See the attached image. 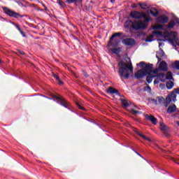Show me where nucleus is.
Masks as SVG:
<instances>
[{
  "label": "nucleus",
  "mask_w": 179,
  "mask_h": 179,
  "mask_svg": "<svg viewBox=\"0 0 179 179\" xmlns=\"http://www.w3.org/2000/svg\"><path fill=\"white\" fill-rule=\"evenodd\" d=\"M118 75L120 78H124V79H129V71L130 73H134V66H132V63L128 64L125 62L121 60L118 63Z\"/></svg>",
  "instance_id": "obj_1"
},
{
  "label": "nucleus",
  "mask_w": 179,
  "mask_h": 179,
  "mask_svg": "<svg viewBox=\"0 0 179 179\" xmlns=\"http://www.w3.org/2000/svg\"><path fill=\"white\" fill-rule=\"evenodd\" d=\"M138 66L142 68L135 73V78L136 79H143V76L152 74V69H153V64H146L145 62H141L137 64Z\"/></svg>",
  "instance_id": "obj_2"
},
{
  "label": "nucleus",
  "mask_w": 179,
  "mask_h": 179,
  "mask_svg": "<svg viewBox=\"0 0 179 179\" xmlns=\"http://www.w3.org/2000/svg\"><path fill=\"white\" fill-rule=\"evenodd\" d=\"M148 23L149 22H145V21L142 20L133 22L129 20L124 22V27L126 29H132V30L138 31V30H145L148 29Z\"/></svg>",
  "instance_id": "obj_3"
},
{
  "label": "nucleus",
  "mask_w": 179,
  "mask_h": 179,
  "mask_svg": "<svg viewBox=\"0 0 179 179\" xmlns=\"http://www.w3.org/2000/svg\"><path fill=\"white\" fill-rule=\"evenodd\" d=\"M129 16L132 19H135L136 20H139L141 19H144L145 23H149L150 21H152V18L146 14L145 12H139L136 10H132Z\"/></svg>",
  "instance_id": "obj_4"
},
{
  "label": "nucleus",
  "mask_w": 179,
  "mask_h": 179,
  "mask_svg": "<svg viewBox=\"0 0 179 179\" xmlns=\"http://www.w3.org/2000/svg\"><path fill=\"white\" fill-rule=\"evenodd\" d=\"M178 36V34L176 31H171L167 34L166 37H168V41L173 47H176V45L179 46V39Z\"/></svg>",
  "instance_id": "obj_5"
},
{
  "label": "nucleus",
  "mask_w": 179,
  "mask_h": 179,
  "mask_svg": "<svg viewBox=\"0 0 179 179\" xmlns=\"http://www.w3.org/2000/svg\"><path fill=\"white\" fill-rule=\"evenodd\" d=\"M115 37H125V35L122 32H116L113 34L109 39L108 44L112 47H117L120 44V40L115 39ZM114 41V42H113Z\"/></svg>",
  "instance_id": "obj_6"
},
{
  "label": "nucleus",
  "mask_w": 179,
  "mask_h": 179,
  "mask_svg": "<svg viewBox=\"0 0 179 179\" xmlns=\"http://www.w3.org/2000/svg\"><path fill=\"white\" fill-rule=\"evenodd\" d=\"M50 96L53 99L58 100L59 101H57V103L58 104H60V106H62L63 107H64L65 108H68L69 110V108H71V105L69 104V102H68L65 98H62L61 96L55 95V94H50Z\"/></svg>",
  "instance_id": "obj_7"
},
{
  "label": "nucleus",
  "mask_w": 179,
  "mask_h": 179,
  "mask_svg": "<svg viewBox=\"0 0 179 179\" xmlns=\"http://www.w3.org/2000/svg\"><path fill=\"white\" fill-rule=\"evenodd\" d=\"M1 8L3 10L4 13H6V15H8V16H10V17H15V19H19V17H24V15H22L20 13H17L7 7L3 6L1 7Z\"/></svg>",
  "instance_id": "obj_8"
},
{
  "label": "nucleus",
  "mask_w": 179,
  "mask_h": 179,
  "mask_svg": "<svg viewBox=\"0 0 179 179\" xmlns=\"http://www.w3.org/2000/svg\"><path fill=\"white\" fill-rule=\"evenodd\" d=\"M122 44H124V45L132 46V45H135V43H136V41H135V39L132 38H127L125 39H123L122 41Z\"/></svg>",
  "instance_id": "obj_9"
},
{
  "label": "nucleus",
  "mask_w": 179,
  "mask_h": 179,
  "mask_svg": "<svg viewBox=\"0 0 179 179\" xmlns=\"http://www.w3.org/2000/svg\"><path fill=\"white\" fill-rule=\"evenodd\" d=\"M157 23L166 24L167 22H169V16L165 15H159L158 17H157Z\"/></svg>",
  "instance_id": "obj_10"
},
{
  "label": "nucleus",
  "mask_w": 179,
  "mask_h": 179,
  "mask_svg": "<svg viewBox=\"0 0 179 179\" xmlns=\"http://www.w3.org/2000/svg\"><path fill=\"white\" fill-rule=\"evenodd\" d=\"M179 94V88L173 90L171 94H169L168 96H170L171 98H172L173 102L176 103L177 101V94Z\"/></svg>",
  "instance_id": "obj_11"
},
{
  "label": "nucleus",
  "mask_w": 179,
  "mask_h": 179,
  "mask_svg": "<svg viewBox=\"0 0 179 179\" xmlns=\"http://www.w3.org/2000/svg\"><path fill=\"white\" fill-rule=\"evenodd\" d=\"M146 15L150 17V15H152L154 17H157V16L159 15V11L156 8H152L150 10H147Z\"/></svg>",
  "instance_id": "obj_12"
},
{
  "label": "nucleus",
  "mask_w": 179,
  "mask_h": 179,
  "mask_svg": "<svg viewBox=\"0 0 179 179\" xmlns=\"http://www.w3.org/2000/svg\"><path fill=\"white\" fill-rule=\"evenodd\" d=\"M106 92L108 94H116V96H120V92H118V90L113 87H109L107 90H106Z\"/></svg>",
  "instance_id": "obj_13"
},
{
  "label": "nucleus",
  "mask_w": 179,
  "mask_h": 179,
  "mask_svg": "<svg viewBox=\"0 0 179 179\" xmlns=\"http://www.w3.org/2000/svg\"><path fill=\"white\" fill-rule=\"evenodd\" d=\"M145 120H147L148 121H150L153 125H156V124H157V119L156 117H155V116L150 115H145Z\"/></svg>",
  "instance_id": "obj_14"
},
{
  "label": "nucleus",
  "mask_w": 179,
  "mask_h": 179,
  "mask_svg": "<svg viewBox=\"0 0 179 179\" xmlns=\"http://www.w3.org/2000/svg\"><path fill=\"white\" fill-rule=\"evenodd\" d=\"M176 111H177V106L176 104L170 105L166 110V114H173Z\"/></svg>",
  "instance_id": "obj_15"
},
{
  "label": "nucleus",
  "mask_w": 179,
  "mask_h": 179,
  "mask_svg": "<svg viewBox=\"0 0 179 179\" xmlns=\"http://www.w3.org/2000/svg\"><path fill=\"white\" fill-rule=\"evenodd\" d=\"M164 55H166V53L164 52V51L162 48H159V50L157 52V54H156V57L157 58L158 62H160V61H162V57H164Z\"/></svg>",
  "instance_id": "obj_16"
},
{
  "label": "nucleus",
  "mask_w": 179,
  "mask_h": 179,
  "mask_svg": "<svg viewBox=\"0 0 179 179\" xmlns=\"http://www.w3.org/2000/svg\"><path fill=\"white\" fill-rule=\"evenodd\" d=\"M159 69L163 72H167V63L164 61L161 62L159 64Z\"/></svg>",
  "instance_id": "obj_17"
},
{
  "label": "nucleus",
  "mask_w": 179,
  "mask_h": 179,
  "mask_svg": "<svg viewBox=\"0 0 179 179\" xmlns=\"http://www.w3.org/2000/svg\"><path fill=\"white\" fill-rule=\"evenodd\" d=\"M173 101V98L171 97L169 95H167V96L165 99L164 103V107H169V104Z\"/></svg>",
  "instance_id": "obj_18"
},
{
  "label": "nucleus",
  "mask_w": 179,
  "mask_h": 179,
  "mask_svg": "<svg viewBox=\"0 0 179 179\" xmlns=\"http://www.w3.org/2000/svg\"><path fill=\"white\" fill-rule=\"evenodd\" d=\"M146 78V82L147 83H152L153 82V78H156V76L152 75V74H148Z\"/></svg>",
  "instance_id": "obj_19"
},
{
  "label": "nucleus",
  "mask_w": 179,
  "mask_h": 179,
  "mask_svg": "<svg viewBox=\"0 0 179 179\" xmlns=\"http://www.w3.org/2000/svg\"><path fill=\"white\" fill-rule=\"evenodd\" d=\"M120 101H121L122 106H124V107H129V106L131 104V101H129L127 99H120Z\"/></svg>",
  "instance_id": "obj_20"
},
{
  "label": "nucleus",
  "mask_w": 179,
  "mask_h": 179,
  "mask_svg": "<svg viewBox=\"0 0 179 179\" xmlns=\"http://www.w3.org/2000/svg\"><path fill=\"white\" fill-rule=\"evenodd\" d=\"M159 125H160V129L161 131H162V132H167V126L166 125V124H164V122H159Z\"/></svg>",
  "instance_id": "obj_21"
},
{
  "label": "nucleus",
  "mask_w": 179,
  "mask_h": 179,
  "mask_svg": "<svg viewBox=\"0 0 179 179\" xmlns=\"http://www.w3.org/2000/svg\"><path fill=\"white\" fill-rule=\"evenodd\" d=\"M136 134L138 135V136H141V138H143V139H145V141H148V142H151V139L146 137L145 135L142 134V133L139 132L138 131H136Z\"/></svg>",
  "instance_id": "obj_22"
},
{
  "label": "nucleus",
  "mask_w": 179,
  "mask_h": 179,
  "mask_svg": "<svg viewBox=\"0 0 179 179\" xmlns=\"http://www.w3.org/2000/svg\"><path fill=\"white\" fill-rule=\"evenodd\" d=\"M171 66L173 69H177L179 71V60L175 61V62L171 64Z\"/></svg>",
  "instance_id": "obj_23"
},
{
  "label": "nucleus",
  "mask_w": 179,
  "mask_h": 179,
  "mask_svg": "<svg viewBox=\"0 0 179 179\" xmlns=\"http://www.w3.org/2000/svg\"><path fill=\"white\" fill-rule=\"evenodd\" d=\"M66 2H68L69 4L71 3H82L83 2V0H66Z\"/></svg>",
  "instance_id": "obj_24"
},
{
  "label": "nucleus",
  "mask_w": 179,
  "mask_h": 179,
  "mask_svg": "<svg viewBox=\"0 0 179 179\" xmlns=\"http://www.w3.org/2000/svg\"><path fill=\"white\" fill-rule=\"evenodd\" d=\"M166 89L171 90V89H173V87H174V83H173V81H169L166 83Z\"/></svg>",
  "instance_id": "obj_25"
},
{
  "label": "nucleus",
  "mask_w": 179,
  "mask_h": 179,
  "mask_svg": "<svg viewBox=\"0 0 179 179\" xmlns=\"http://www.w3.org/2000/svg\"><path fill=\"white\" fill-rule=\"evenodd\" d=\"M155 37V35L150 34L147 36V38L145 39L146 43H152L153 41V38Z\"/></svg>",
  "instance_id": "obj_26"
},
{
  "label": "nucleus",
  "mask_w": 179,
  "mask_h": 179,
  "mask_svg": "<svg viewBox=\"0 0 179 179\" xmlns=\"http://www.w3.org/2000/svg\"><path fill=\"white\" fill-rule=\"evenodd\" d=\"M176 26V21L171 20L168 23L167 27L168 29H173Z\"/></svg>",
  "instance_id": "obj_27"
},
{
  "label": "nucleus",
  "mask_w": 179,
  "mask_h": 179,
  "mask_svg": "<svg viewBox=\"0 0 179 179\" xmlns=\"http://www.w3.org/2000/svg\"><path fill=\"white\" fill-rule=\"evenodd\" d=\"M112 52H113V54H115L116 55H118V54H120V52H121V48H115L112 49Z\"/></svg>",
  "instance_id": "obj_28"
},
{
  "label": "nucleus",
  "mask_w": 179,
  "mask_h": 179,
  "mask_svg": "<svg viewBox=\"0 0 179 179\" xmlns=\"http://www.w3.org/2000/svg\"><path fill=\"white\" fill-rule=\"evenodd\" d=\"M130 113L131 114H133V115H138V114H142V112L141 111H139V110H136L134 108H131V110H130Z\"/></svg>",
  "instance_id": "obj_29"
},
{
  "label": "nucleus",
  "mask_w": 179,
  "mask_h": 179,
  "mask_svg": "<svg viewBox=\"0 0 179 179\" xmlns=\"http://www.w3.org/2000/svg\"><path fill=\"white\" fill-rule=\"evenodd\" d=\"M57 3H58L61 8H65V6H66V4H65V2L62 1V0H57Z\"/></svg>",
  "instance_id": "obj_30"
},
{
  "label": "nucleus",
  "mask_w": 179,
  "mask_h": 179,
  "mask_svg": "<svg viewBox=\"0 0 179 179\" xmlns=\"http://www.w3.org/2000/svg\"><path fill=\"white\" fill-rule=\"evenodd\" d=\"M152 35L155 36H163V32L157 30H155L152 31Z\"/></svg>",
  "instance_id": "obj_31"
},
{
  "label": "nucleus",
  "mask_w": 179,
  "mask_h": 179,
  "mask_svg": "<svg viewBox=\"0 0 179 179\" xmlns=\"http://www.w3.org/2000/svg\"><path fill=\"white\" fill-rule=\"evenodd\" d=\"M166 79H168V80H171V79H173V73H171V71H168L166 73Z\"/></svg>",
  "instance_id": "obj_32"
},
{
  "label": "nucleus",
  "mask_w": 179,
  "mask_h": 179,
  "mask_svg": "<svg viewBox=\"0 0 179 179\" xmlns=\"http://www.w3.org/2000/svg\"><path fill=\"white\" fill-rule=\"evenodd\" d=\"M152 29L154 30H163V25L158 24V25L154 26Z\"/></svg>",
  "instance_id": "obj_33"
},
{
  "label": "nucleus",
  "mask_w": 179,
  "mask_h": 179,
  "mask_svg": "<svg viewBox=\"0 0 179 179\" xmlns=\"http://www.w3.org/2000/svg\"><path fill=\"white\" fill-rule=\"evenodd\" d=\"M144 92H148V93H150L152 92V88H150V86L148 85L144 87Z\"/></svg>",
  "instance_id": "obj_34"
},
{
  "label": "nucleus",
  "mask_w": 179,
  "mask_h": 179,
  "mask_svg": "<svg viewBox=\"0 0 179 179\" xmlns=\"http://www.w3.org/2000/svg\"><path fill=\"white\" fill-rule=\"evenodd\" d=\"M157 100L159 103H164V101H166V99L163 96H158Z\"/></svg>",
  "instance_id": "obj_35"
},
{
  "label": "nucleus",
  "mask_w": 179,
  "mask_h": 179,
  "mask_svg": "<svg viewBox=\"0 0 179 179\" xmlns=\"http://www.w3.org/2000/svg\"><path fill=\"white\" fill-rule=\"evenodd\" d=\"M138 5L141 8V9H146V6H148V4H146L145 3H139Z\"/></svg>",
  "instance_id": "obj_36"
},
{
  "label": "nucleus",
  "mask_w": 179,
  "mask_h": 179,
  "mask_svg": "<svg viewBox=\"0 0 179 179\" xmlns=\"http://www.w3.org/2000/svg\"><path fill=\"white\" fill-rule=\"evenodd\" d=\"M52 76H53L56 80H59V76H58V74H55V73L52 72Z\"/></svg>",
  "instance_id": "obj_37"
},
{
  "label": "nucleus",
  "mask_w": 179,
  "mask_h": 179,
  "mask_svg": "<svg viewBox=\"0 0 179 179\" xmlns=\"http://www.w3.org/2000/svg\"><path fill=\"white\" fill-rule=\"evenodd\" d=\"M159 73V70L157 69L155 70L152 69L151 75H157Z\"/></svg>",
  "instance_id": "obj_38"
},
{
  "label": "nucleus",
  "mask_w": 179,
  "mask_h": 179,
  "mask_svg": "<svg viewBox=\"0 0 179 179\" xmlns=\"http://www.w3.org/2000/svg\"><path fill=\"white\" fill-rule=\"evenodd\" d=\"M76 106L80 110H83V111L86 110L83 106H80V103H76Z\"/></svg>",
  "instance_id": "obj_39"
},
{
  "label": "nucleus",
  "mask_w": 179,
  "mask_h": 179,
  "mask_svg": "<svg viewBox=\"0 0 179 179\" xmlns=\"http://www.w3.org/2000/svg\"><path fill=\"white\" fill-rule=\"evenodd\" d=\"M20 34H22V37H27L24 31H23L22 29L20 31Z\"/></svg>",
  "instance_id": "obj_40"
},
{
  "label": "nucleus",
  "mask_w": 179,
  "mask_h": 179,
  "mask_svg": "<svg viewBox=\"0 0 179 179\" xmlns=\"http://www.w3.org/2000/svg\"><path fill=\"white\" fill-rule=\"evenodd\" d=\"M57 82H59L58 85L61 86L62 85H64V81L61 80V78H59V80H57Z\"/></svg>",
  "instance_id": "obj_41"
},
{
  "label": "nucleus",
  "mask_w": 179,
  "mask_h": 179,
  "mask_svg": "<svg viewBox=\"0 0 179 179\" xmlns=\"http://www.w3.org/2000/svg\"><path fill=\"white\" fill-rule=\"evenodd\" d=\"M175 23L176 24H177L178 26H179V18L178 17H175Z\"/></svg>",
  "instance_id": "obj_42"
},
{
  "label": "nucleus",
  "mask_w": 179,
  "mask_h": 179,
  "mask_svg": "<svg viewBox=\"0 0 179 179\" xmlns=\"http://www.w3.org/2000/svg\"><path fill=\"white\" fill-rule=\"evenodd\" d=\"M15 26L17 28V29L18 30V31H20L22 30V29H20V27L19 26V24H15Z\"/></svg>",
  "instance_id": "obj_43"
},
{
  "label": "nucleus",
  "mask_w": 179,
  "mask_h": 179,
  "mask_svg": "<svg viewBox=\"0 0 179 179\" xmlns=\"http://www.w3.org/2000/svg\"><path fill=\"white\" fill-rule=\"evenodd\" d=\"M159 83H160V80L158 79L154 80V85H159Z\"/></svg>",
  "instance_id": "obj_44"
},
{
  "label": "nucleus",
  "mask_w": 179,
  "mask_h": 179,
  "mask_svg": "<svg viewBox=\"0 0 179 179\" xmlns=\"http://www.w3.org/2000/svg\"><path fill=\"white\" fill-rule=\"evenodd\" d=\"M19 54H21V55H26V53L20 50H18Z\"/></svg>",
  "instance_id": "obj_45"
},
{
  "label": "nucleus",
  "mask_w": 179,
  "mask_h": 179,
  "mask_svg": "<svg viewBox=\"0 0 179 179\" xmlns=\"http://www.w3.org/2000/svg\"><path fill=\"white\" fill-rule=\"evenodd\" d=\"M131 8H138V5L136 3H132Z\"/></svg>",
  "instance_id": "obj_46"
},
{
  "label": "nucleus",
  "mask_w": 179,
  "mask_h": 179,
  "mask_svg": "<svg viewBox=\"0 0 179 179\" xmlns=\"http://www.w3.org/2000/svg\"><path fill=\"white\" fill-rule=\"evenodd\" d=\"M133 152H135V153H136V155H138V156H140V157H142V155L141 154H139V152L135 151L134 150H133Z\"/></svg>",
  "instance_id": "obj_47"
},
{
  "label": "nucleus",
  "mask_w": 179,
  "mask_h": 179,
  "mask_svg": "<svg viewBox=\"0 0 179 179\" xmlns=\"http://www.w3.org/2000/svg\"><path fill=\"white\" fill-rule=\"evenodd\" d=\"M17 3L18 5H22V6H23V3H22L20 1H17Z\"/></svg>",
  "instance_id": "obj_48"
},
{
  "label": "nucleus",
  "mask_w": 179,
  "mask_h": 179,
  "mask_svg": "<svg viewBox=\"0 0 179 179\" xmlns=\"http://www.w3.org/2000/svg\"><path fill=\"white\" fill-rule=\"evenodd\" d=\"M42 97H45V99H49V100H51V98L48 97V96H45L44 95H42Z\"/></svg>",
  "instance_id": "obj_49"
},
{
  "label": "nucleus",
  "mask_w": 179,
  "mask_h": 179,
  "mask_svg": "<svg viewBox=\"0 0 179 179\" xmlns=\"http://www.w3.org/2000/svg\"><path fill=\"white\" fill-rule=\"evenodd\" d=\"M32 7L34 8V9H37V6H36V4H32Z\"/></svg>",
  "instance_id": "obj_50"
},
{
  "label": "nucleus",
  "mask_w": 179,
  "mask_h": 179,
  "mask_svg": "<svg viewBox=\"0 0 179 179\" xmlns=\"http://www.w3.org/2000/svg\"><path fill=\"white\" fill-rule=\"evenodd\" d=\"M36 9H37L38 11L43 12V9H41L40 8H37V7H36Z\"/></svg>",
  "instance_id": "obj_51"
},
{
  "label": "nucleus",
  "mask_w": 179,
  "mask_h": 179,
  "mask_svg": "<svg viewBox=\"0 0 179 179\" xmlns=\"http://www.w3.org/2000/svg\"><path fill=\"white\" fill-rule=\"evenodd\" d=\"M111 3H114L115 2V0H110Z\"/></svg>",
  "instance_id": "obj_52"
},
{
  "label": "nucleus",
  "mask_w": 179,
  "mask_h": 179,
  "mask_svg": "<svg viewBox=\"0 0 179 179\" xmlns=\"http://www.w3.org/2000/svg\"><path fill=\"white\" fill-rule=\"evenodd\" d=\"M152 101H155L156 103V101H157V100L156 99H152Z\"/></svg>",
  "instance_id": "obj_53"
},
{
  "label": "nucleus",
  "mask_w": 179,
  "mask_h": 179,
  "mask_svg": "<svg viewBox=\"0 0 179 179\" xmlns=\"http://www.w3.org/2000/svg\"><path fill=\"white\" fill-rule=\"evenodd\" d=\"M162 46V43H159V47H161Z\"/></svg>",
  "instance_id": "obj_54"
},
{
  "label": "nucleus",
  "mask_w": 179,
  "mask_h": 179,
  "mask_svg": "<svg viewBox=\"0 0 179 179\" xmlns=\"http://www.w3.org/2000/svg\"><path fill=\"white\" fill-rule=\"evenodd\" d=\"M43 6H44L45 8V5H44L43 3Z\"/></svg>",
  "instance_id": "obj_55"
},
{
  "label": "nucleus",
  "mask_w": 179,
  "mask_h": 179,
  "mask_svg": "<svg viewBox=\"0 0 179 179\" xmlns=\"http://www.w3.org/2000/svg\"><path fill=\"white\" fill-rule=\"evenodd\" d=\"M1 62H2V60H1V59H0V63H1Z\"/></svg>",
  "instance_id": "obj_56"
},
{
  "label": "nucleus",
  "mask_w": 179,
  "mask_h": 179,
  "mask_svg": "<svg viewBox=\"0 0 179 179\" xmlns=\"http://www.w3.org/2000/svg\"><path fill=\"white\" fill-rule=\"evenodd\" d=\"M162 86H163V84H161L160 86H162Z\"/></svg>",
  "instance_id": "obj_57"
},
{
  "label": "nucleus",
  "mask_w": 179,
  "mask_h": 179,
  "mask_svg": "<svg viewBox=\"0 0 179 179\" xmlns=\"http://www.w3.org/2000/svg\"><path fill=\"white\" fill-rule=\"evenodd\" d=\"M178 75H179V72H178Z\"/></svg>",
  "instance_id": "obj_58"
},
{
  "label": "nucleus",
  "mask_w": 179,
  "mask_h": 179,
  "mask_svg": "<svg viewBox=\"0 0 179 179\" xmlns=\"http://www.w3.org/2000/svg\"><path fill=\"white\" fill-rule=\"evenodd\" d=\"M29 1H33V0H29Z\"/></svg>",
  "instance_id": "obj_59"
}]
</instances>
